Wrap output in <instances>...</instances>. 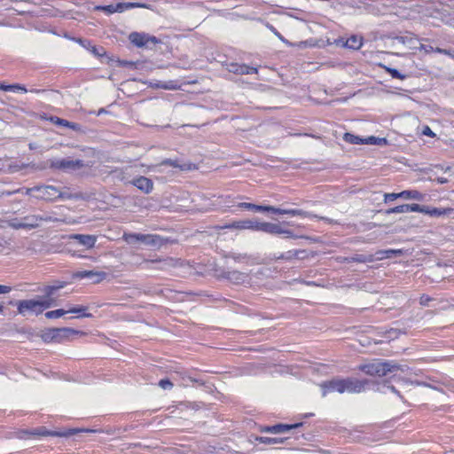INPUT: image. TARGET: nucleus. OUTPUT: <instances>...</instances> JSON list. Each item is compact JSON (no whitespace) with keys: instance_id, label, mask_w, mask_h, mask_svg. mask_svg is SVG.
Segmentation results:
<instances>
[{"instance_id":"obj_1","label":"nucleus","mask_w":454,"mask_h":454,"mask_svg":"<svg viewBox=\"0 0 454 454\" xmlns=\"http://www.w3.org/2000/svg\"><path fill=\"white\" fill-rule=\"evenodd\" d=\"M322 388L324 395L333 392L359 393L364 388V382L355 379L333 380L322 384Z\"/></svg>"},{"instance_id":"obj_2","label":"nucleus","mask_w":454,"mask_h":454,"mask_svg":"<svg viewBox=\"0 0 454 454\" xmlns=\"http://www.w3.org/2000/svg\"><path fill=\"white\" fill-rule=\"evenodd\" d=\"M359 368L368 375L379 377H383L388 373L395 372L397 371H403L402 366L395 363L382 361H374L372 363L361 365Z\"/></svg>"},{"instance_id":"obj_3","label":"nucleus","mask_w":454,"mask_h":454,"mask_svg":"<svg viewBox=\"0 0 454 454\" xmlns=\"http://www.w3.org/2000/svg\"><path fill=\"white\" fill-rule=\"evenodd\" d=\"M53 304L54 300L50 297L22 300L18 303V312L22 315L27 312L38 315L44 309L51 308Z\"/></svg>"},{"instance_id":"obj_4","label":"nucleus","mask_w":454,"mask_h":454,"mask_svg":"<svg viewBox=\"0 0 454 454\" xmlns=\"http://www.w3.org/2000/svg\"><path fill=\"white\" fill-rule=\"evenodd\" d=\"M57 218H54L50 215H29L23 217L20 220L14 219L10 222L9 225L16 230L18 229H35L38 228L42 222H56Z\"/></svg>"},{"instance_id":"obj_5","label":"nucleus","mask_w":454,"mask_h":454,"mask_svg":"<svg viewBox=\"0 0 454 454\" xmlns=\"http://www.w3.org/2000/svg\"><path fill=\"white\" fill-rule=\"evenodd\" d=\"M122 239L132 246L145 245L157 247L161 244V239L157 235L141 233H124Z\"/></svg>"},{"instance_id":"obj_6","label":"nucleus","mask_w":454,"mask_h":454,"mask_svg":"<svg viewBox=\"0 0 454 454\" xmlns=\"http://www.w3.org/2000/svg\"><path fill=\"white\" fill-rule=\"evenodd\" d=\"M239 207H243L246 209H253L255 211H267V212H272L276 214H281V215H301V216H307V213L300 210V209H281L272 206H259L252 203L247 202H242L239 204Z\"/></svg>"},{"instance_id":"obj_7","label":"nucleus","mask_w":454,"mask_h":454,"mask_svg":"<svg viewBox=\"0 0 454 454\" xmlns=\"http://www.w3.org/2000/svg\"><path fill=\"white\" fill-rule=\"evenodd\" d=\"M36 192L35 197L39 200H51L61 196V192L54 186H37L27 189L26 193Z\"/></svg>"},{"instance_id":"obj_8","label":"nucleus","mask_w":454,"mask_h":454,"mask_svg":"<svg viewBox=\"0 0 454 454\" xmlns=\"http://www.w3.org/2000/svg\"><path fill=\"white\" fill-rule=\"evenodd\" d=\"M401 254H403V250H401V249L380 250L376 253L375 258L373 255H368V256L360 255L359 257L356 258V261L361 262H372L374 260H383L386 258H390L393 255H401Z\"/></svg>"},{"instance_id":"obj_9","label":"nucleus","mask_w":454,"mask_h":454,"mask_svg":"<svg viewBox=\"0 0 454 454\" xmlns=\"http://www.w3.org/2000/svg\"><path fill=\"white\" fill-rule=\"evenodd\" d=\"M59 342L66 340H73L78 337H83L86 333L82 331L75 330L69 327L57 328Z\"/></svg>"},{"instance_id":"obj_10","label":"nucleus","mask_w":454,"mask_h":454,"mask_svg":"<svg viewBox=\"0 0 454 454\" xmlns=\"http://www.w3.org/2000/svg\"><path fill=\"white\" fill-rule=\"evenodd\" d=\"M259 221L257 220H242L235 221L232 223L226 225L225 228L235 229V230H252L258 231Z\"/></svg>"},{"instance_id":"obj_11","label":"nucleus","mask_w":454,"mask_h":454,"mask_svg":"<svg viewBox=\"0 0 454 454\" xmlns=\"http://www.w3.org/2000/svg\"><path fill=\"white\" fill-rule=\"evenodd\" d=\"M74 278H89L93 283H99L106 278V273L104 271L94 270H82L74 273Z\"/></svg>"},{"instance_id":"obj_12","label":"nucleus","mask_w":454,"mask_h":454,"mask_svg":"<svg viewBox=\"0 0 454 454\" xmlns=\"http://www.w3.org/2000/svg\"><path fill=\"white\" fill-rule=\"evenodd\" d=\"M51 166L55 168L60 169H76L82 167L81 160H73L69 159L52 160Z\"/></svg>"},{"instance_id":"obj_13","label":"nucleus","mask_w":454,"mask_h":454,"mask_svg":"<svg viewBox=\"0 0 454 454\" xmlns=\"http://www.w3.org/2000/svg\"><path fill=\"white\" fill-rule=\"evenodd\" d=\"M258 231L270 234H291L288 230H283L279 224L259 222Z\"/></svg>"},{"instance_id":"obj_14","label":"nucleus","mask_w":454,"mask_h":454,"mask_svg":"<svg viewBox=\"0 0 454 454\" xmlns=\"http://www.w3.org/2000/svg\"><path fill=\"white\" fill-rule=\"evenodd\" d=\"M131 184L146 194L150 193L153 189V183L152 180L145 176H139L133 179Z\"/></svg>"},{"instance_id":"obj_15","label":"nucleus","mask_w":454,"mask_h":454,"mask_svg":"<svg viewBox=\"0 0 454 454\" xmlns=\"http://www.w3.org/2000/svg\"><path fill=\"white\" fill-rule=\"evenodd\" d=\"M79 432H96V430L91 429H83V428H69L64 431L60 432H46L43 431L42 433H39L42 435H52V436H61V437H67L70 435H73L74 434H77Z\"/></svg>"},{"instance_id":"obj_16","label":"nucleus","mask_w":454,"mask_h":454,"mask_svg":"<svg viewBox=\"0 0 454 454\" xmlns=\"http://www.w3.org/2000/svg\"><path fill=\"white\" fill-rule=\"evenodd\" d=\"M228 70L232 73L240 74H256L257 68L250 67L247 65H239L236 63H231L228 66Z\"/></svg>"},{"instance_id":"obj_17","label":"nucleus","mask_w":454,"mask_h":454,"mask_svg":"<svg viewBox=\"0 0 454 454\" xmlns=\"http://www.w3.org/2000/svg\"><path fill=\"white\" fill-rule=\"evenodd\" d=\"M73 239L88 248L93 247L97 241V237L94 235L75 234L73 236Z\"/></svg>"},{"instance_id":"obj_18","label":"nucleus","mask_w":454,"mask_h":454,"mask_svg":"<svg viewBox=\"0 0 454 454\" xmlns=\"http://www.w3.org/2000/svg\"><path fill=\"white\" fill-rule=\"evenodd\" d=\"M298 427V424L295 425H287V424H278L275 425L273 427H267L264 429H262V432H268L272 434H280L285 433L292 428H294Z\"/></svg>"},{"instance_id":"obj_19","label":"nucleus","mask_w":454,"mask_h":454,"mask_svg":"<svg viewBox=\"0 0 454 454\" xmlns=\"http://www.w3.org/2000/svg\"><path fill=\"white\" fill-rule=\"evenodd\" d=\"M129 38L133 44L138 47L145 45L150 39L147 35L139 33H131Z\"/></svg>"},{"instance_id":"obj_20","label":"nucleus","mask_w":454,"mask_h":454,"mask_svg":"<svg viewBox=\"0 0 454 454\" xmlns=\"http://www.w3.org/2000/svg\"><path fill=\"white\" fill-rule=\"evenodd\" d=\"M342 45L352 50H358L363 45V39L362 37L353 35L347 39V41L343 43Z\"/></svg>"},{"instance_id":"obj_21","label":"nucleus","mask_w":454,"mask_h":454,"mask_svg":"<svg viewBox=\"0 0 454 454\" xmlns=\"http://www.w3.org/2000/svg\"><path fill=\"white\" fill-rule=\"evenodd\" d=\"M131 8H148V6L140 3H119L115 5V10H117L118 12H122Z\"/></svg>"},{"instance_id":"obj_22","label":"nucleus","mask_w":454,"mask_h":454,"mask_svg":"<svg viewBox=\"0 0 454 454\" xmlns=\"http://www.w3.org/2000/svg\"><path fill=\"white\" fill-rule=\"evenodd\" d=\"M400 198L405 199V200H423V194H421L418 191H403L399 192Z\"/></svg>"},{"instance_id":"obj_23","label":"nucleus","mask_w":454,"mask_h":454,"mask_svg":"<svg viewBox=\"0 0 454 454\" xmlns=\"http://www.w3.org/2000/svg\"><path fill=\"white\" fill-rule=\"evenodd\" d=\"M57 328H51L44 331L42 333V339L46 342L57 341L59 342Z\"/></svg>"},{"instance_id":"obj_24","label":"nucleus","mask_w":454,"mask_h":454,"mask_svg":"<svg viewBox=\"0 0 454 454\" xmlns=\"http://www.w3.org/2000/svg\"><path fill=\"white\" fill-rule=\"evenodd\" d=\"M453 213L452 208H438V207H431L429 212L430 216L440 217V216H449Z\"/></svg>"},{"instance_id":"obj_25","label":"nucleus","mask_w":454,"mask_h":454,"mask_svg":"<svg viewBox=\"0 0 454 454\" xmlns=\"http://www.w3.org/2000/svg\"><path fill=\"white\" fill-rule=\"evenodd\" d=\"M150 86L153 88H160L164 90H177L178 85L175 82H150Z\"/></svg>"},{"instance_id":"obj_26","label":"nucleus","mask_w":454,"mask_h":454,"mask_svg":"<svg viewBox=\"0 0 454 454\" xmlns=\"http://www.w3.org/2000/svg\"><path fill=\"white\" fill-rule=\"evenodd\" d=\"M86 310H87V308L84 307V306H78V307H74V308H70L69 309L67 310V313H74V314H78V317H91L92 315L90 314V313H86Z\"/></svg>"},{"instance_id":"obj_27","label":"nucleus","mask_w":454,"mask_h":454,"mask_svg":"<svg viewBox=\"0 0 454 454\" xmlns=\"http://www.w3.org/2000/svg\"><path fill=\"white\" fill-rule=\"evenodd\" d=\"M343 139L347 143L353 144V145L364 144V139H362L359 137H356L355 135H352L350 133H345L343 136Z\"/></svg>"},{"instance_id":"obj_28","label":"nucleus","mask_w":454,"mask_h":454,"mask_svg":"<svg viewBox=\"0 0 454 454\" xmlns=\"http://www.w3.org/2000/svg\"><path fill=\"white\" fill-rule=\"evenodd\" d=\"M256 440L262 443L266 444H276L283 442V439L278 437H258Z\"/></svg>"},{"instance_id":"obj_29","label":"nucleus","mask_w":454,"mask_h":454,"mask_svg":"<svg viewBox=\"0 0 454 454\" xmlns=\"http://www.w3.org/2000/svg\"><path fill=\"white\" fill-rule=\"evenodd\" d=\"M66 314H67V310L59 309L46 312L45 317L47 318H59Z\"/></svg>"},{"instance_id":"obj_30","label":"nucleus","mask_w":454,"mask_h":454,"mask_svg":"<svg viewBox=\"0 0 454 454\" xmlns=\"http://www.w3.org/2000/svg\"><path fill=\"white\" fill-rule=\"evenodd\" d=\"M393 213H395V214L409 213L408 212V204L397 206V207H392V208H389L388 210H387V214H393Z\"/></svg>"},{"instance_id":"obj_31","label":"nucleus","mask_w":454,"mask_h":454,"mask_svg":"<svg viewBox=\"0 0 454 454\" xmlns=\"http://www.w3.org/2000/svg\"><path fill=\"white\" fill-rule=\"evenodd\" d=\"M364 144H369V145L384 144V145H386L387 140L385 138H378L375 137H369L366 139H364Z\"/></svg>"},{"instance_id":"obj_32","label":"nucleus","mask_w":454,"mask_h":454,"mask_svg":"<svg viewBox=\"0 0 454 454\" xmlns=\"http://www.w3.org/2000/svg\"><path fill=\"white\" fill-rule=\"evenodd\" d=\"M229 278L231 280H236L237 282L245 281L247 278V276L243 273H240L239 271H233L230 273Z\"/></svg>"},{"instance_id":"obj_33","label":"nucleus","mask_w":454,"mask_h":454,"mask_svg":"<svg viewBox=\"0 0 454 454\" xmlns=\"http://www.w3.org/2000/svg\"><path fill=\"white\" fill-rule=\"evenodd\" d=\"M159 386L162 389H170L173 387V384L168 379H163L159 381Z\"/></svg>"},{"instance_id":"obj_34","label":"nucleus","mask_w":454,"mask_h":454,"mask_svg":"<svg viewBox=\"0 0 454 454\" xmlns=\"http://www.w3.org/2000/svg\"><path fill=\"white\" fill-rule=\"evenodd\" d=\"M97 9L103 10L108 13L118 12V11L115 10V5H114V4H109V5H106V6H98Z\"/></svg>"},{"instance_id":"obj_35","label":"nucleus","mask_w":454,"mask_h":454,"mask_svg":"<svg viewBox=\"0 0 454 454\" xmlns=\"http://www.w3.org/2000/svg\"><path fill=\"white\" fill-rule=\"evenodd\" d=\"M177 264V261L173 258H168L163 262L162 269H167L168 267H174Z\"/></svg>"},{"instance_id":"obj_36","label":"nucleus","mask_w":454,"mask_h":454,"mask_svg":"<svg viewBox=\"0 0 454 454\" xmlns=\"http://www.w3.org/2000/svg\"><path fill=\"white\" fill-rule=\"evenodd\" d=\"M397 198H400L399 192L398 193L393 192V193H385L384 194V201L385 202L393 201Z\"/></svg>"},{"instance_id":"obj_37","label":"nucleus","mask_w":454,"mask_h":454,"mask_svg":"<svg viewBox=\"0 0 454 454\" xmlns=\"http://www.w3.org/2000/svg\"><path fill=\"white\" fill-rule=\"evenodd\" d=\"M421 205L419 204H408V212H420Z\"/></svg>"},{"instance_id":"obj_38","label":"nucleus","mask_w":454,"mask_h":454,"mask_svg":"<svg viewBox=\"0 0 454 454\" xmlns=\"http://www.w3.org/2000/svg\"><path fill=\"white\" fill-rule=\"evenodd\" d=\"M422 134L425 136H428L431 137H435V133L432 131V129L428 126H425L422 130Z\"/></svg>"},{"instance_id":"obj_39","label":"nucleus","mask_w":454,"mask_h":454,"mask_svg":"<svg viewBox=\"0 0 454 454\" xmlns=\"http://www.w3.org/2000/svg\"><path fill=\"white\" fill-rule=\"evenodd\" d=\"M431 301V298L426 294L420 296L419 303L423 306L428 305V302Z\"/></svg>"},{"instance_id":"obj_40","label":"nucleus","mask_w":454,"mask_h":454,"mask_svg":"<svg viewBox=\"0 0 454 454\" xmlns=\"http://www.w3.org/2000/svg\"><path fill=\"white\" fill-rule=\"evenodd\" d=\"M419 49L424 51L426 53H430L434 51L432 46L424 45L422 43H419Z\"/></svg>"},{"instance_id":"obj_41","label":"nucleus","mask_w":454,"mask_h":454,"mask_svg":"<svg viewBox=\"0 0 454 454\" xmlns=\"http://www.w3.org/2000/svg\"><path fill=\"white\" fill-rule=\"evenodd\" d=\"M12 288L8 286L0 285V294H5L10 293Z\"/></svg>"},{"instance_id":"obj_42","label":"nucleus","mask_w":454,"mask_h":454,"mask_svg":"<svg viewBox=\"0 0 454 454\" xmlns=\"http://www.w3.org/2000/svg\"><path fill=\"white\" fill-rule=\"evenodd\" d=\"M388 338L389 339H395L398 336V331L396 330H390L388 333Z\"/></svg>"},{"instance_id":"obj_43","label":"nucleus","mask_w":454,"mask_h":454,"mask_svg":"<svg viewBox=\"0 0 454 454\" xmlns=\"http://www.w3.org/2000/svg\"><path fill=\"white\" fill-rule=\"evenodd\" d=\"M11 87H12V90H20V91H23V92H26L27 90L20 86V85H18V84H14V85H10Z\"/></svg>"},{"instance_id":"obj_44","label":"nucleus","mask_w":454,"mask_h":454,"mask_svg":"<svg viewBox=\"0 0 454 454\" xmlns=\"http://www.w3.org/2000/svg\"><path fill=\"white\" fill-rule=\"evenodd\" d=\"M430 210H431V207H426V206H421L420 213L429 215Z\"/></svg>"},{"instance_id":"obj_45","label":"nucleus","mask_w":454,"mask_h":454,"mask_svg":"<svg viewBox=\"0 0 454 454\" xmlns=\"http://www.w3.org/2000/svg\"><path fill=\"white\" fill-rule=\"evenodd\" d=\"M389 73L394 76V77H397V78H402L401 75L398 74V72L395 69H391L389 70Z\"/></svg>"},{"instance_id":"obj_46","label":"nucleus","mask_w":454,"mask_h":454,"mask_svg":"<svg viewBox=\"0 0 454 454\" xmlns=\"http://www.w3.org/2000/svg\"><path fill=\"white\" fill-rule=\"evenodd\" d=\"M0 90H12V87H11L9 85H3V84L0 83Z\"/></svg>"},{"instance_id":"obj_47","label":"nucleus","mask_w":454,"mask_h":454,"mask_svg":"<svg viewBox=\"0 0 454 454\" xmlns=\"http://www.w3.org/2000/svg\"><path fill=\"white\" fill-rule=\"evenodd\" d=\"M161 164H162V165H170V166L176 167V164H175V163H174V162H172L171 160H164Z\"/></svg>"},{"instance_id":"obj_48","label":"nucleus","mask_w":454,"mask_h":454,"mask_svg":"<svg viewBox=\"0 0 454 454\" xmlns=\"http://www.w3.org/2000/svg\"><path fill=\"white\" fill-rule=\"evenodd\" d=\"M288 254H289V255L286 258L290 259L293 256H297L299 252H294V254L292 252H289Z\"/></svg>"},{"instance_id":"obj_49","label":"nucleus","mask_w":454,"mask_h":454,"mask_svg":"<svg viewBox=\"0 0 454 454\" xmlns=\"http://www.w3.org/2000/svg\"><path fill=\"white\" fill-rule=\"evenodd\" d=\"M434 51L436 52H440V53H444V54L447 53V51L445 50H442V49H440V48H436Z\"/></svg>"},{"instance_id":"obj_50","label":"nucleus","mask_w":454,"mask_h":454,"mask_svg":"<svg viewBox=\"0 0 454 454\" xmlns=\"http://www.w3.org/2000/svg\"><path fill=\"white\" fill-rule=\"evenodd\" d=\"M58 123L61 124V125H67V121H64V120H59L58 119L57 121Z\"/></svg>"},{"instance_id":"obj_51","label":"nucleus","mask_w":454,"mask_h":454,"mask_svg":"<svg viewBox=\"0 0 454 454\" xmlns=\"http://www.w3.org/2000/svg\"><path fill=\"white\" fill-rule=\"evenodd\" d=\"M276 35H277V36H278L280 40H282V41H283V42H285L286 43H288V42H287V41H286V40L281 36V35H279L278 33H276Z\"/></svg>"},{"instance_id":"obj_52","label":"nucleus","mask_w":454,"mask_h":454,"mask_svg":"<svg viewBox=\"0 0 454 454\" xmlns=\"http://www.w3.org/2000/svg\"><path fill=\"white\" fill-rule=\"evenodd\" d=\"M438 182H439V183H441V184H443V183H445V182H446V180H445V179H442V178H439V179H438Z\"/></svg>"},{"instance_id":"obj_53","label":"nucleus","mask_w":454,"mask_h":454,"mask_svg":"<svg viewBox=\"0 0 454 454\" xmlns=\"http://www.w3.org/2000/svg\"><path fill=\"white\" fill-rule=\"evenodd\" d=\"M4 311V305L0 303V314Z\"/></svg>"},{"instance_id":"obj_54","label":"nucleus","mask_w":454,"mask_h":454,"mask_svg":"<svg viewBox=\"0 0 454 454\" xmlns=\"http://www.w3.org/2000/svg\"><path fill=\"white\" fill-rule=\"evenodd\" d=\"M93 52L96 53V54H99L98 52H97V50L95 48H93Z\"/></svg>"}]
</instances>
